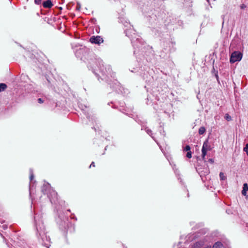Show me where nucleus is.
I'll return each mask as SVG.
<instances>
[{
	"instance_id": "1",
	"label": "nucleus",
	"mask_w": 248,
	"mask_h": 248,
	"mask_svg": "<svg viewBox=\"0 0 248 248\" xmlns=\"http://www.w3.org/2000/svg\"><path fill=\"white\" fill-rule=\"evenodd\" d=\"M212 150V147L208 142V140H205L203 144L202 152V158L203 160L205 161V157L208 151Z\"/></svg>"
},
{
	"instance_id": "2",
	"label": "nucleus",
	"mask_w": 248,
	"mask_h": 248,
	"mask_svg": "<svg viewBox=\"0 0 248 248\" xmlns=\"http://www.w3.org/2000/svg\"><path fill=\"white\" fill-rule=\"evenodd\" d=\"M242 58V54L241 52L238 51L233 52L231 56L230 62L234 63L237 61H240Z\"/></svg>"
},
{
	"instance_id": "3",
	"label": "nucleus",
	"mask_w": 248,
	"mask_h": 248,
	"mask_svg": "<svg viewBox=\"0 0 248 248\" xmlns=\"http://www.w3.org/2000/svg\"><path fill=\"white\" fill-rule=\"evenodd\" d=\"M90 42L92 43L99 44L103 42L102 38L99 36H92L90 39Z\"/></svg>"
},
{
	"instance_id": "4",
	"label": "nucleus",
	"mask_w": 248,
	"mask_h": 248,
	"mask_svg": "<svg viewBox=\"0 0 248 248\" xmlns=\"http://www.w3.org/2000/svg\"><path fill=\"white\" fill-rule=\"evenodd\" d=\"M248 191V186L247 183L243 185V190H242V194L246 196V199H248V196L247 195V192Z\"/></svg>"
},
{
	"instance_id": "5",
	"label": "nucleus",
	"mask_w": 248,
	"mask_h": 248,
	"mask_svg": "<svg viewBox=\"0 0 248 248\" xmlns=\"http://www.w3.org/2000/svg\"><path fill=\"white\" fill-rule=\"evenodd\" d=\"M43 5L45 8H50L52 7L53 4L50 0H47L43 2Z\"/></svg>"
},
{
	"instance_id": "6",
	"label": "nucleus",
	"mask_w": 248,
	"mask_h": 248,
	"mask_svg": "<svg viewBox=\"0 0 248 248\" xmlns=\"http://www.w3.org/2000/svg\"><path fill=\"white\" fill-rule=\"evenodd\" d=\"M222 245L220 242L216 243L213 247V248H222Z\"/></svg>"
},
{
	"instance_id": "7",
	"label": "nucleus",
	"mask_w": 248,
	"mask_h": 248,
	"mask_svg": "<svg viewBox=\"0 0 248 248\" xmlns=\"http://www.w3.org/2000/svg\"><path fill=\"white\" fill-rule=\"evenodd\" d=\"M7 88V85L4 83H0V92L5 90Z\"/></svg>"
},
{
	"instance_id": "8",
	"label": "nucleus",
	"mask_w": 248,
	"mask_h": 248,
	"mask_svg": "<svg viewBox=\"0 0 248 248\" xmlns=\"http://www.w3.org/2000/svg\"><path fill=\"white\" fill-rule=\"evenodd\" d=\"M205 132V128L204 127H201L199 130V133L200 135L203 134Z\"/></svg>"
},
{
	"instance_id": "9",
	"label": "nucleus",
	"mask_w": 248,
	"mask_h": 248,
	"mask_svg": "<svg viewBox=\"0 0 248 248\" xmlns=\"http://www.w3.org/2000/svg\"><path fill=\"white\" fill-rule=\"evenodd\" d=\"M219 177L221 180H224L226 179V177L225 176L224 173L223 172H220L219 174Z\"/></svg>"
},
{
	"instance_id": "10",
	"label": "nucleus",
	"mask_w": 248,
	"mask_h": 248,
	"mask_svg": "<svg viewBox=\"0 0 248 248\" xmlns=\"http://www.w3.org/2000/svg\"><path fill=\"white\" fill-rule=\"evenodd\" d=\"M225 118L228 121L231 120V117L229 114H226V115L225 116Z\"/></svg>"
},
{
	"instance_id": "11",
	"label": "nucleus",
	"mask_w": 248,
	"mask_h": 248,
	"mask_svg": "<svg viewBox=\"0 0 248 248\" xmlns=\"http://www.w3.org/2000/svg\"><path fill=\"white\" fill-rule=\"evenodd\" d=\"M244 151L246 152L247 155H248V143L246 145L245 147L244 148Z\"/></svg>"
},
{
	"instance_id": "12",
	"label": "nucleus",
	"mask_w": 248,
	"mask_h": 248,
	"mask_svg": "<svg viewBox=\"0 0 248 248\" xmlns=\"http://www.w3.org/2000/svg\"><path fill=\"white\" fill-rule=\"evenodd\" d=\"M186 157H188V158H191L192 155L191 151L187 152L186 154Z\"/></svg>"
},
{
	"instance_id": "13",
	"label": "nucleus",
	"mask_w": 248,
	"mask_h": 248,
	"mask_svg": "<svg viewBox=\"0 0 248 248\" xmlns=\"http://www.w3.org/2000/svg\"><path fill=\"white\" fill-rule=\"evenodd\" d=\"M190 147L189 145H186L185 148V150L187 152L190 151Z\"/></svg>"
},
{
	"instance_id": "14",
	"label": "nucleus",
	"mask_w": 248,
	"mask_h": 248,
	"mask_svg": "<svg viewBox=\"0 0 248 248\" xmlns=\"http://www.w3.org/2000/svg\"><path fill=\"white\" fill-rule=\"evenodd\" d=\"M41 0H35V3L37 4H39L40 3H41Z\"/></svg>"
},
{
	"instance_id": "15",
	"label": "nucleus",
	"mask_w": 248,
	"mask_h": 248,
	"mask_svg": "<svg viewBox=\"0 0 248 248\" xmlns=\"http://www.w3.org/2000/svg\"><path fill=\"white\" fill-rule=\"evenodd\" d=\"M38 102L39 103L41 104L43 103L44 101L41 98H39L38 99Z\"/></svg>"
},
{
	"instance_id": "16",
	"label": "nucleus",
	"mask_w": 248,
	"mask_h": 248,
	"mask_svg": "<svg viewBox=\"0 0 248 248\" xmlns=\"http://www.w3.org/2000/svg\"><path fill=\"white\" fill-rule=\"evenodd\" d=\"M240 7L241 9H244L246 7V6L244 4H242L241 6H240Z\"/></svg>"
},
{
	"instance_id": "17",
	"label": "nucleus",
	"mask_w": 248,
	"mask_h": 248,
	"mask_svg": "<svg viewBox=\"0 0 248 248\" xmlns=\"http://www.w3.org/2000/svg\"><path fill=\"white\" fill-rule=\"evenodd\" d=\"M209 162H210L211 163H214V160L213 159H209Z\"/></svg>"
},
{
	"instance_id": "18",
	"label": "nucleus",
	"mask_w": 248,
	"mask_h": 248,
	"mask_svg": "<svg viewBox=\"0 0 248 248\" xmlns=\"http://www.w3.org/2000/svg\"><path fill=\"white\" fill-rule=\"evenodd\" d=\"M92 166L95 167V164H94V163L93 162L92 163V164H91L90 167H91Z\"/></svg>"
},
{
	"instance_id": "19",
	"label": "nucleus",
	"mask_w": 248,
	"mask_h": 248,
	"mask_svg": "<svg viewBox=\"0 0 248 248\" xmlns=\"http://www.w3.org/2000/svg\"><path fill=\"white\" fill-rule=\"evenodd\" d=\"M31 179H32V176H31Z\"/></svg>"
}]
</instances>
